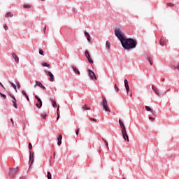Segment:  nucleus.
<instances>
[{
    "label": "nucleus",
    "mask_w": 179,
    "mask_h": 179,
    "mask_svg": "<svg viewBox=\"0 0 179 179\" xmlns=\"http://www.w3.org/2000/svg\"><path fill=\"white\" fill-rule=\"evenodd\" d=\"M167 6L173 7V6H174V3H167Z\"/></svg>",
    "instance_id": "obj_34"
},
{
    "label": "nucleus",
    "mask_w": 179,
    "mask_h": 179,
    "mask_svg": "<svg viewBox=\"0 0 179 179\" xmlns=\"http://www.w3.org/2000/svg\"><path fill=\"white\" fill-rule=\"evenodd\" d=\"M0 96H1L4 100L6 99V95H5L4 94H2L1 92H0Z\"/></svg>",
    "instance_id": "obj_30"
},
{
    "label": "nucleus",
    "mask_w": 179,
    "mask_h": 179,
    "mask_svg": "<svg viewBox=\"0 0 179 179\" xmlns=\"http://www.w3.org/2000/svg\"><path fill=\"white\" fill-rule=\"evenodd\" d=\"M102 141L104 142V143H107V141H106V139H104V138H102Z\"/></svg>",
    "instance_id": "obj_47"
},
{
    "label": "nucleus",
    "mask_w": 179,
    "mask_h": 179,
    "mask_svg": "<svg viewBox=\"0 0 179 179\" xmlns=\"http://www.w3.org/2000/svg\"><path fill=\"white\" fill-rule=\"evenodd\" d=\"M45 73L47 74L48 76L50 77L49 80L50 82H54V75L51 71H45Z\"/></svg>",
    "instance_id": "obj_10"
},
{
    "label": "nucleus",
    "mask_w": 179,
    "mask_h": 179,
    "mask_svg": "<svg viewBox=\"0 0 179 179\" xmlns=\"http://www.w3.org/2000/svg\"><path fill=\"white\" fill-rule=\"evenodd\" d=\"M22 94H23L25 97H27V94L26 93V91L22 90Z\"/></svg>",
    "instance_id": "obj_33"
},
{
    "label": "nucleus",
    "mask_w": 179,
    "mask_h": 179,
    "mask_svg": "<svg viewBox=\"0 0 179 179\" xmlns=\"http://www.w3.org/2000/svg\"><path fill=\"white\" fill-rule=\"evenodd\" d=\"M148 62L150 63V65H153V58L150 57H148Z\"/></svg>",
    "instance_id": "obj_20"
},
{
    "label": "nucleus",
    "mask_w": 179,
    "mask_h": 179,
    "mask_svg": "<svg viewBox=\"0 0 179 179\" xmlns=\"http://www.w3.org/2000/svg\"><path fill=\"white\" fill-rule=\"evenodd\" d=\"M17 171H19V167L10 169L9 177H11V178H15V177H16V174H17Z\"/></svg>",
    "instance_id": "obj_4"
},
{
    "label": "nucleus",
    "mask_w": 179,
    "mask_h": 179,
    "mask_svg": "<svg viewBox=\"0 0 179 179\" xmlns=\"http://www.w3.org/2000/svg\"><path fill=\"white\" fill-rule=\"evenodd\" d=\"M35 99L38 101V103L36 104V107L41 108L43 106V101H41V99H40L37 95L35 96Z\"/></svg>",
    "instance_id": "obj_6"
},
{
    "label": "nucleus",
    "mask_w": 179,
    "mask_h": 179,
    "mask_svg": "<svg viewBox=\"0 0 179 179\" xmlns=\"http://www.w3.org/2000/svg\"><path fill=\"white\" fill-rule=\"evenodd\" d=\"M159 44L161 45H166V41H164V39L162 38L159 41Z\"/></svg>",
    "instance_id": "obj_21"
},
{
    "label": "nucleus",
    "mask_w": 179,
    "mask_h": 179,
    "mask_svg": "<svg viewBox=\"0 0 179 179\" xmlns=\"http://www.w3.org/2000/svg\"><path fill=\"white\" fill-rule=\"evenodd\" d=\"M155 93H156L157 96H160V94L159 93V91L157 90L155 91Z\"/></svg>",
    "instance_id": "obj_39"
},
{
    "label": "nucleus",
    "mask_w": 179,
    "mask_h": 179,
    "mask_svg": "<svg viewBox=\"0 0 179 179\" xmlns=\"http://www.w3.org/2000/svg\"><path fill=\"white\" fill-rule=\"evenodd\" d=\"M73 70L76 73V75H80V71H79V69L78 68L73 66Z\"/></svg>",
    "instance_id": "obj_17"
},
{
    "label": "nucleus",
    "mask_w": 179,
    "mask_h": 179,
    "mask_svg": "<svg viewBox=\"0 0 179 179\" xmlns=\"http://www.w3.org/2000/svg\"><path fill=\"white\" fill-rule=\"evenodd\" d=\"M119 124L120 125V128L122 131L127 129V128H125V125L124 124V122H122V120H119Z\"/></svg>",
    "instance_id": "obj_13"
},
{
    "label": "nucleus",
    "mask_w": 179,
    "mask_h": 179,
    "mask_svg": "<svg viewBox=\"0 0 179 179\" xmlns=\"http://www.w3.org/2000/svg\"><path fill=\"white\" fill-rule=\"evenodd\" d=\"M52 106L55 108L57 107V102H55V101H52Z\"/></svg>",
    "instance_id": "obj_36"
},
{
    "label": "nucleus",
    "mask_w": 179,
    "mask_h": 179,
    "mask_svg": "<svg viewBox=\"0 0 179 179\" xmlns=\"http://www.w3.org/2000/svg\"><path fill=\"white\" fill-rule=\"evenodd\" d=\"M12 57L15 59V62L19 64V57H17L15 53H12Z\"/></svg>",
    "instance_id": "obj_16"
},
{
    "label": "nucleus",
    "mask_w": 179,
    "mask_h": 179,
    "mask_svg": "<svg viewBox=\"0 0 179 179\" xmlns=\"http://www.w3.org/2000/svg\"><path fill=\"white\" fill-rule=\"evenodd\" d=\"M23 6H24V8L25 9H30V8H31V6H30V5H29V4H25V5H24Z\"/></svg>",
    "instance_id": "obj_25"
},
{
    "label": "nucleus",
    "mask_w": 179,
    "mask_h": 179,
    "mask_svg": "<svg viewBox=\"0 0 179 179\" xmlns=\"http://www.w3.org/2000/svg\"><path fill=\"white\" fill-rule=\"evenodd\" d=\"M47 177H48V179H52V176H51V173L48 172Z\"/></svg>",
    "instance_id": "obj_29"
},
{
    "label": "nucleus",
    "mask_w": 179,
    "mask_h": 179,
    "mask_svg": "<svg viewBox=\"0 0 179 179\" xmlns=\"http://www.w3.org/2000/svg\"><path fill=\"white\" fill-rule=\"evenodd\" d=\"M59 107L57 108V120H59Z\"/></svg>",
    "instance_id": "obj_27"
},
{
    "label": "nucleus",
    "mask_w": 179,
    "mask_h": 179,
    "mask_svg": "<svg viewBox=\"0 0 179 179\" xmlns=\"http://www.w3.org/2000/svg\"><path fill=\"white\" fill-rule=\"evenodd\" d=\"M20 179H26V177L22 176V177H21Z\"/></svg>",
    "instance_id": "obj_50"
},
{
    "label": "nucleus",
    "mask_w": 179,
    "mask_h": 179,
    "mask_svg": "<svg viewBox=\"0 0 179 179\" xmlns=\"http://www.w3.org/2000/svg\"><path fill=\"white\" fill-rule=\"evenodd\" d=\"M111 47V43H110V41H106V48H108V50H110Z\"/></svg>",
    "instance_id": "obj_23"
},
{
    "label": "nucleus",
    "mask_w": 179,
    "mask_h": 179,
    "mask_svg": "<svg viewBox=\"0 0 179 179\" xmlns=\"http://www.w3.org/2000/svg\"><path fill=\"white\" fill-rule=\"evenodd\" d=\"M17 87H18V89H20V84H17Z\"/></svg>",
    "instance_id": "obj_49"
},
{
    "label": "nucleus",
    "mask_w": 179,
    "mask_h": 179,
    "mask_svg": "<svg viewBox=\"0 0 179 179\" xmlns=\"http://www.w3.org/2000/svg\"><path fill=\"white\" fill-rule=\"evenodd\" d=\"M3 28H4L5 30H8V25L6 24H5L3 25Z\"/></svg>",
    "instance_id": "obj_38"
},
{
    "label": "nucleus",
    "mask_w": 179,
    "mask_h": 179,
    "mask_svg": "<svg viewBox=\"0 0 179 179\" xmlns=\"http://www.w3.org/2000/svg\"><path fill=\"white\" fill-rule=\"evenodd\" d=\"M152 90H154V92H155V90H157L156 89V87L154 86V85L152 86Z\"/></svg>",
    "instance_id": "obj_40"
},
{
    "label": "nucleus",
    "mask_w": 179,
    "mask_h": 179,
    "mask_svg": "<svg viewBox=\"0 0 179 179\" xmlns=\"http://www.w3.org/2000/svg\"><path fill=\"white\" fill-rule=\"evenodd\" d=\"M176 69H178L179 71V64L177 66Z\"/></svg>",
    "instance_id": "obj_51"
},
{
    "label": "nucleus",
    "mask_w": 179,
    "mask_h": 179,
    "mask_svg": "<svg viewBox=\"0 0 179 179\" xmlns=\"http://www.w3.org/2000/svg\"><path fill=\"white\" fill-rule=\"evenodd\" d=\"M85 35L87 36V41H89V43H90V34H89V33L85 31Z\"/></svg>",
    "instance_id": "obj_19"
},
{
    "label": "nucleus",
    "mask_w": 179,
    "mask_h": 179,
    "mask_svg": "<svg viewBox=\"0 0 179 179\" xmlns=\"http://www.w3.org/2000/svg\"><path fill=\"white\" fill-rule=\"evenodd\" d=\"M42 117H43V120H45V117H47V115H42Z\"/></svg>",
    "instance_id": "obj_42"
},
{
    "label": "nucleus",
    "mask_w": 179,
    "mask_h": 179,
    "mask_svg": "<svg viewBox=\"0 0 179 179\" xmlns=\"http://www.w3.org/2000/svg\"><path fill=\"white\" fill-rule=\"evenodd\" d=\"M115 34L117 38L120 41V43L124 41L127 38H125V34L122 31V29L120 27H116L115 29Z\"/></svg>",
    "instance_id": "obj_2"
},
{
    "label": "nucleus",
    "mask_w": 179,
    "mask_h": 179,
    "mask_svg": "<svg viewBox=\"0 0 179 179\" xmlns=\"http://www.w3.org/2000/svg\"><path fill=\"white\" fill-rule=\"evenodd\" d=\"M45 30H47V26H45V28L43 29L44 33H45Z\"/></svg>",
    "instance_id": "obj_46"
},
{
    "label": "nucleus",
    "mask_w": 179,
    "mask_h": 179,
    "mask_svg": "<svg viewBox=\"0 0 179 179\" xmlns=\"http://www.w3.org/2000/svg\"><path fill=\"white\" fill-rule=\"evenodd\" d=\"M105 143L106 145L107 148L109 149V148H108V143Z\"/></svg>",
    "instance_id": "obj_48"
},
{
    "label": "nucleus",
    "mask_w": 179,
    "mask_h": 179,
    "mask_svg": "<svg viewBox=\"0 0 179 179\" xmlns=\"http://www.w3.org/2000/svg\"><path fill=\"white\" fill-rule=\"evenodd\" d=\"M34 162V152L32 153V155L31 154L29 156V163H31V164H33Z\"/></svg>",
    "instance_id": "obj_14"
},
{
    "label": "nucleus",
    "mask_w": 179,
    "mask_h": 179,
    "mask_svg": "<svg viewBox=\"0 0 179 179\" xmlns=\"http://www.w3.org/2000/svg\"><path fill=\"white\" fill-rule=\"evenodd\" d=\"M5 17H13V14L10 13H7L5 15Z\"/></svg>",
    "instance_id": "obj_22"
},
{
    "label": "nucleus",
    "mask_w": 179,
    "mask_h": 179,
    "mask_svg": "<svg viewBox=\"0 0 179 179\" xmlns=\"http://www.w3.org/2000/svg\"><path fill=\"white\" fill-rule=\"evenodd\" d=\"M9 96L13 99V107H15L16 109H17V101L16 100V98L10 94H9Z\"/></svg>",
    "instance_id": "obj_9"
},
{
    "label": "nucleus",
    "mask_w": 179,
    "mask_h": 179,
    "mask_svg": "<svg viewBox=\"0 0 179 179\" xmlns=\"http://www.w3.org/2000/svg\"><path fill=\"white\" fill-rule=\"evenodd\" d=\"M37 86H39V87H41V89H43V90H45V87H44V85H43V84L41 83V82L39 81H36V84L34 85V87H37Z\"/></svg>",
    "instance_id": "obj_11"
},
{
    "label": "nucleus",
    "mask_w": 179,
    "mask_h": 179,
    "mask_svg": "<svg viewBox=\"0 0 179 179\" xmlns=\"http://www.w3.org/2000/svg\"><path fill=\"white\" fill-rule=\"evenodd\" d=\"M130 97H132V94H130Z\"/></svg>",
    "instance_id": "obj_54"
},
{
    "label": "nucleus",
    "mask_w": 179,
    "mask_h": 179,
    "mask_svg": "<svg viewBox=\"0 0 179 179\" xmlns=\"http://www.w3.org/2000/svg\"><path fill=\"white\" fill-rule=\"evenodd\" d=\"M26 97V99H27V101H30V99H29V95H27V96H25Z\"/></svg>",
    "instance_id": "obj_44"
},
{
    "label": "nucleus",
    "mask_w": 179,
    "mask_h": 179,
    "mask_svg": "<svg viewBox=\"0 0 179 179\" xmlns=\"http://www.w3.org/2000/svg\"><path fill=\"white\" fill-rule=\"evenodd\" d=\"M10 85H11L12 87H13V89H15V90L17 92V90H16V85L13 84V83H10Z\"/></svg>",
    "instance_id": "obj_31"
},
{
    "label": "nucleus",
    "mask_w": 179,
    "mask_h": 179,
    "mask_svg": "<svg viewBox=\"0 0 179 179\" xmlns=\"http://www.w3.org/2000/svg\"><path fill=\"white\" fill-rule=\"evenodd\" d=\"M54 158H55V154H54V156H53Z\"/></svg>",
    "instance_id": "obj_56"
},
{
    "label": "nucleus",
    "mask_w": 179,
    "mask_h": 179,
    "mask_svg": "<svg viewBox=\"0 0 179 179\" xmlns=\"http://www.w3.org/2000/svg\"><path fill=\"white\" fill-rule=\"evenodd\" d=\"M162 82H164V78H162Z\"/></svg>",
    "instance_id": "obj_53"
},
{
    "label": "nucleus",
    "mask_w": 179,
    "mask_h": 179,
    "mask_svg": "<svg viewBox=\"0 0 179 179\" xmlns=\"http://www.w3.org/2000/svg\"><path fill=\"white\" fill-rule=\"evenodd\" d=\"M29 149H30V150L33 149V145H31V143H29Z\"/></svg>",
    "instance_id": "obj_37"
},
{
    "label": "nucleus",
    "mask_w": 179,
    "mask_h": 179,
    "mask_svg": "<svg viewBox=\"0 0 179 179\" xmlns=\"http://www.w3.org/2000/svg\"><path fill=\"white\" fill-rule=\"evenodd\" d=\"M57 141H58V142H57V145H59V146H61V144L62 143V135H59V137L57 138Z\"/></svg>",
    "instance_id": "obj_15"
},
{
    "label": "nucleus",
    "mask_w": 179,
    "mask_h": 179,
    "mask_svg": "<svg viewBox=\"0 0 179 179\" xmlns=\"http://www.w3.org/2000/svg\"><path fill=\"white\" fill-rule=\"evenodd\" d=\"M124 86L126 87L127 93H129V85L128 84V80H124Z\"/></svg>",
    "instance_id": "obj_12"
},
{
    "label": "nucleus",
    "mask_w": 179,
    "mask_h": 179,
    "mask_svg": "<svg viewBox=\"0 0 179 179\" xmlns=\"http://www.w3.org/2000/svg\"><path fill=\"white\" fill-rule=\"evenodd\" d=\"M88 73H89V76L92 79V80H93V79H94L95 80H97V77H96V74H94V72H93V71L89 70Z\"/></svg>",
    "instance_id": "obj_8"
},
{
    "label": "nucleus",
    "mask_w": 179,
    "mask_h": 179,
    "mask_svg": "<svg viewBox=\"0 0 179 179\" xmlns=\"http://www.w3.org/2000/svg\"><path fill=\"white\" fill-rule=\"evenodd\" d=\"M149 120H152V121L155 120V117H149Z\"/></svg>",
    "instance_id": "obj_45"
},
{
    "label": "nucleus",
    "mask_w": 179,
    "mask_h": 179,
    "mask_svg": "<svg viewBox=\"0 0 179 179\" xmlns=\"http://www.w3.org/2000/svg\"><path fill=\"white\" fill-rule=\"evenodd\" d=\"M122 134L124 141L129 142V136H128V134L127 133V129L124 130H122Z\"/></svg>",
    "instance_id": "obj_7"
},
{
    "label": "nucleus",
    "mask_w": 179,
    "mask_h": 179,
    "mask_svg": "<svg viewBox=\"0 0 179 179\" xmlns=\"http://www.w3.org/2000/svg\"><path fill=\"white\" fill-rule=\"evenodd\" d=\"M10 122H12L13 127H14L15 122H13V119H10Z\"/></svg>",
    "instance_id": "obj_41"
},
{
    "label": "nucleus",
    "mask_w": 179,
    "mask_h": 179,
    "mask_svg": "<svg viewBox=\"0 0 179 179\" xmlns=\"http://www.w3.org/2000/svg\"><path fill=\"white\" fill-rule=\"evenodd\" d=\"M39 54H40V55L44 56V52L43 51V50L39 49Z\"/></svg>",
    "instance_id": "obj_32"
},
{
    "label": "nucleus",
    "mask_w": 179,
    "mask_h": 179,
    "mask_svg": "<svg viewBox=\"0 0 179 179\" xmlns=\"http://www.w3.org/2000/svg\"><path fill=\"white\" fill-rule=\"evenodd\" d=\"M83 110H90V107L87 106V105H84Z\"/></svg>",
    "instance_id": "obj_26"
},
{
    "label": "nucleus",
    "mask_w": 179,
    "mask_h": 179,
    "mask_svg": "<svg viewBox=\"0 0 179 179\" xmlns=\"http://www.w3.org/2000/svg\"><path fill=\"white\" fill-rule=\"evenodd\" d=\"M42 66H47V68H49V69H50V64H48L47 62L42 63Z\"/></svg>",
    "instance_id": "obj_24"
},
{
    "label": "nucleus",
    "mask_w": 179,
    "mask_h": 179,
    "mask_svg": "<svg viewBox=\"0 0 179 179\" xmlns=\"http://www.w3.org/2000/svg\"><path fill=\"white\" fill-rule=\"evenodd\" d=\"M1 87H2L3 89H5V87L3 86V85H2Z\"/></svg>",
    "instance_id": "obj_52"
},
{
    "label": "nucleus",
    "mask_w": 179,
    "mask_h": 179,
    "mask_svg": "<svg viewBox=\"0 0 179 179\" xmlns=\"http://www.w3.org/2000/svg\"><path fill=\"white\" fill-rule=\"evenodd\" d=\"M145 108L146 111H150V113H152V114H153V113H155L153 109L149 108V106H145Z\"/></svg>",
    "instance_id": "obj_18"
},
{
    "label": "nucleus",
    "mask_w": 179,
    "mask_h": 179,
    "mask_svg": "<svg viewBox=\"0 0 179 179\" xmlns=\"http://www.w3.org/2000/svg\"><path fill=\"white\" fill-rule=\"evenodd\" d=\"M114 88H115V90L117 92V93H118L120 88H118V86L117 85V84L115 85Z\"/></svg>",
    "instance_id": "obj_28"
},
{
    "label": "nucleus",
    "mask_w": 179,
    "mask_h": 179,
    "mask_svg": "<svg viewBox=\"0 0 179 179\" xmlns=\"http://www.w3.org/2000/svg\"><path fill=\"white\" fill-rule=\"evenodd\" d=\"M76 135H79V129H78L76 131Z\"/></svg>",
    "instance_id": "obj_43"
},
{
    "label": "nucleus",
    "mask_w": 179,
    "mask_h": 179,
    "mask_svg": "<svg viewBox=\"0 0 179 179\" xmlns=\"http://www.w3.org/2000/svg\"><path fill=\"white\" fill-rule=\"evenodd\" d=\"M101 106H102L105 111H106L107 113H110V108H108V102L107 101V99L104 96L102 97V101L101 102Z\"/></svg>",
    "instance_id": "obj_3"
},
{
    "label": "nucleus",
    "mask_w": 179,
    "mask_h": 179,
    "mask_svg": "<svg viewBox=\"0 0 179 179\" xmlns=\"http://www.w3.org/2000/svg\"><path fill=\"white\" fill-rule=\"evenodd\" d=\"M85 55L89 62V64H93V59H92V57L90 56V53L89 52V51L86 50L85 52Z\"/></svg>",
    "instance_id": "obj_5"
},
{
    "label": "nucleus",
    "mask_w": 179,
    "mask_h": 179,
    "mask_svg": "<svg viewBox=\"0 0 179 179\" xmlns=\"http://www.w3.org/2000/svg\"><path fill=\"white\" fill-rule=\"evenodd\" d=\"M90 120L91 121H94V122H97V120L96 118H92V117H90Z\"/></svg>",
    "instance_id": "obj_35"
},
{
    "label": "nucleus",
    "mask_w": 179,
    "mask_h": 179,
    "mask_svg": "<svg viewBox=\"0 0 179 179\" xmlns=\"http://www.w3.org/2000/svg\"><path fill=\"white\" fill-rule=\"evenodd\" d=\"M121 44L124 48V50H132L136 47V41L132 38H125L124 41H122Z\"/></svg>",
    "instance_id": "obj_1"
},
{
    "label": "nucleus",
    "mask_w": 179,
    "mask_h": 179,
    "mask_svg": "<svg viewBox=\"0 0 179 179\" xmlns=\"http://www.w3.org/2000/svg\"><path fill=\"white\" fill-rule=\"evenodd\" d=\"M0 85L2 86V83H0Z\"/></svg>",
    "instance_id": "obj_55"
},
{
    "label": "nucleus",
    "mask_w": 179,
    "mask_h": 179,
    "mask_svg": "<svg viewBox=\"0 0 179 179\" xmlns=\"http://www.w3.org/2000/svg\"><path fill=\"white\" fill-rule=\"evenodd\" d=\"M42 1H45V0H42Z\"/></svg>",
    "instance_id": "obj_57"
}]
</instances>
